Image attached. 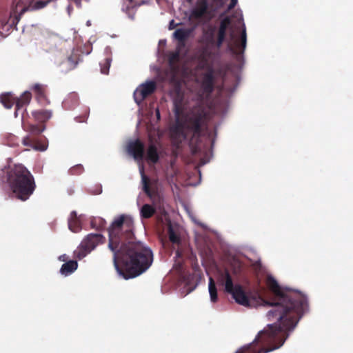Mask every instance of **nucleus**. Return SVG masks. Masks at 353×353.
<instances>
[{"label": "nucleus", "instance_id": "obj_1", "mask_svg": "<svg viewBox=\"0 0 353 353\" xmlns=\"http://www.w3.org/2000/svg\"><path fill=\"white\" fill-rule=\"evenodd\" d=\"M270 290L274 300L265 301L272 308L267 317L273 324L259 332L254 341L244 345L235 353H268L282 346L292 331L308 310L307 296L301 292L292 289H282L276 281H272Z\"/></svg>", "mask_w": 353, "mask_h": 353}, {"label": "nucleus", "instance_id": "obj_2", "mask_svg": "<svg viewBox=\"0 0 353 353\" xmlns=\"http://www.w3.org/2000/svg\"><path fill=\"white\" fill-rule=\"evenodd\" d=\"M134 221L121 214L108 228V248L113 253L117 271L125 279L135 278L148 270L153 262L151 249L140 241H134Z\"/></svg>", "mask_w": 353, "mask_h": 353}, {"label": "nucleus", "instance_id": "obj_3", "mask_svg": "<svg viewBox=\"0 0 353 353\" xmlns=\"http://www.w3.org/2000/svg\"><path fill=\"white\" fill-rule=\"evenodd\" d=\"M7 182L15 197L22 201L28 200L36 189L34 178L23 165H14L7 172Z\"/></svg>", "mask_w": 353, "mask_h": 353}, {"label": "nucleus", "instance_id": "obj_4", "mask_svg": "<svg viewBox=\"0 0 353 353\" xmlns=\"http://www.w3.org/2000/svg\"><path fill=\"white\" fill-rule=\"evenodd\" d=\"M206 112L203 108H194L185 118L182 126L176 128L184 139L190 138V144L194 145V152L200 150L199 141L202 134L203 128L206 124Z\"/></svg>", "mask_w": 353, "mask_h": 353}, {"label": "nucleus", "instance_id": "obj_5", "mask_svg": "<svg viewBox=\"0 0 353 353\" xmlns=\"http://www.w3.org/2000/svg\"><path fill=\"white\" fill-rule=\"evenodd\" d=\"M216 279L219 285L224 286V290L230 294L237 303L246 307L250 306L249 296L241 285H234L232 276L227 268L218 270Z\"/></svg>", "mask_w": 353, "mask_h": 353}, {"label": "nucleus", "instance_id": "obj_6", "mask_svg": "<svg viewBox=\"0 0 353 353\" xmlns=\"http://www.w3.org/2000/svg\"><path fill=\"white\" fill-rule=\"evenodd\" d=\"M142 189L155 206H160L162 203V196L159 190V181L150 179L145 174L143 168L141 170Z\"/></svg>", "mask_w": 353, "mask_h": 353}, {"label": "nucleus", "instance_id": "obj_7", "mask_svg": "<svg viewBox=\"0 0 353 353\" xmlns=\"http://www.w3.org/2000/svg\"><path fill=\"white\" fill-rule=\"evenodd\" d=\"M104 239V236L101 234H89L74 251L75 257L79 260L82 259L99 243H102Z\"/></svg>", "mask_w": 353, "mask_h": 353}, {"label": "nucleus", "instance_id": "obj_8", "mask_svg": "<svg viewBox=\"0 0 353 353\" xmlns=\"http://www.w3.org/2000/svg\"><path fill=\"white\" fill-rule=\"evenodd\" d=\"M32 3L33 0H14L9 18L5 21V24H8L10 28H15L21 15L30 10Z\"/></svg>", "mask_w": 353, "mask_h": 353}, {"label": "nucleus", "instance_id": "obj_9", "mask_svg": "<svg viewBox=\"0 0 353 353\" xmlns=\"http://www.w3.org/2000/svg\"><path fill=\"white\" fill-rule=\"evenodd\" d=\"M230 37V39L233 41V43L231 42H229L228 43L230 51L235 55L243 54L246 47L247 42V34L245 24H243V29L240 39H235L234 32H231Z\"/></svg>", "mask_w": 353, "mask_h": 353}, {"label": "nucleus", "instance_id": "obj_10", "mask_svg": "<svg viewBox=\"0 0 353 353\" xmlns=\"http://www.w3.org/2000/svg\"><path fill=\"white\" fill-rule=\"evenodd\" d=\"M157 89V84L153 81L142 83L134 92V99L137 104H141L148 96L153 94Z\"/></svg>", "mask_w": 353, "mask_h": 353}, {"label": "nucleus", "instance_id": "obj_11", "mask_svg": "<svg viewBox=\"0 0 353 353\" xmlns=\"http://www.w3.org/2000/svg\"><path fill=\"white\" fill-rule=\"evenodd\" d=\"M214 70L210 68L207 72L201 74V89L202 94L209 97L214 91Z\"/></svg>", "mask_w": 353, "mask_h": 353}, {"label": "nucleus", "instance_id": "obj_12", "mask_svg": "<svg viewBox=\"0 0 353 353\" xmlns=\"http://www.w3.org/2000/svg\"><path fill=\"white\" fill-rule=\"evenodd\" d=\"M232 23L230 17H225L221 20L219 26L216 29L217 34L216 38V48H220L225 40L226 32L228 28Z\"/></svg>", "mask_w": 353, "mask_h": 353}, {"label": "nucleus", "instance_id": "obj_13", "mask_svg": "<svg viewBox=\"0 0 353 353\" xmlns=\"http://www.w3.org/2000/svg\"><path fill=\"white\" fill-rule=\"evenodd\" d=\"M208 3L207 0H201L198 2L196 8H193L189 16V20L193 22H199V20L208 12Z\"/></svg>", "mask_w": 353, "mask_h": 353}, {"label": "nucleus", "instance_id": "obj_14", "mask_svg": "<svg viewBox=\"0 0 353 353\" xmlns=\"http://www.w3.org/2000/svg\"><path fill=\"white\" fill-rule=\"evenodd\" d=\"M199 26V22L194 23L193 26L189 28H178L173 33V38L178 41L179 45L184 46L185 41L193 33Z\"/></svg>", "mask_w": 353, "mask_h": 353}, {"label": "nucleus", "instance_id": "obj_15", "mask_svg": "<svg viewBox=\"0 0 353 353\" xmlns=\"http://www.w3.org/2000/svg\"><path fill=\"white\" fill-rule=\"evenodd\" d=\"M216 27L213 25H209L203 31V43L206 47H216L215 34Z\"/></svg>", "mask_w": 353, "mask_h": 353}, {"label": "nucleus", "instance_id": "obj_16", "mask_svg": "<svg viewBox=\"0 0 353 353\" xmlns=\"http://www.w3.org/2000/svg\"><path fill=\"white\" fill-rule=\"evenodd\" d=\"M128 152L134 159L141 161L144 157V145L139 139H137L129 143Z\"/></svg>", "mask_w": 353, "mask_h": 353}, {"label": "nucleus", "instance_id": "obj_17", "mask_svg": "<svg viewBox=\"0 0 353 353\" xmlns=\"http://www.w3.org/2000/svg\"><path fill=\"white\" fill-rule=\"evenodd\" d=\"M33 90L36 94L37 100L42 105H46L50 103L46 95V86L42 84L36 83L33 86Z\"/></svg>", "mask_w": 353, "mask_h": 353}, {"label": "nucleus", "instance_id": "obj_18", "mask_svg": "<svg viewBox=\"0 0 353 353\" xmlns=\"http://www.w3.org/2000/svg\"><path fill=\"white\" fill-rule=\"evenodd\" d=\"M32 99V94L30 92H24L19 98L16 97L15 99V111L14 117H18L19 111L23 108V106L28 105Z\"/></svg>", "mask_w": 353, "mask_h": 353}, {"label": "nucleus", "instance_id": "obj_19", "mask_svg": "<svg viewBox=\"0 0 353 353\" xmlns=\"http://www.w3.org/2000/svg\"><path fill=\"white\" fill-rule=\"evenodd\" d=\"M22 143L25 146H28L36 150L43 151L46 149V145L40 143L34 137L26 136L23 139Z\"/></svg>", "mask_w": 353, "mask_h": 353}, {"label": "nucleus", "instance_id": "obj_20", "mask_svg": "<svg viewBox=\"0 0 353 353\" xmlns=\"http://www.w3.org/2000/svg\"><path fill=\"white\" fill-rule=\"evenodd\" d=\"M68 227L73 232H78L81 230V221L75 211H72L70 213V218L68 219Z\"/></svg>", "mask_w": 353, "mask_h": 353}, {"label": "nucleus", "instance_id": "obj_21", "mask_svg": "<svg viewBox=\"0 0 353 353\" xmlns=\"http://www.w3.org/2000/svg\"><path fill=\"white\" fill-rule=\"evenodd\" d=\"M79 103V97L75 92L70 93L67 97L63 100L62 105L66 110L74 108Z\"/></svg>", "mask_w": 353, "mask_h": 353}, {"label": "nucleus", "instance_id": "obj_22", "mask_svg": "<svg viewBox=\"0 0 353 353\" xmlns=\"http://www.w3.org/2000/svg\"><path fill=\"white\" fill-rule=\"evenodd\" d=\"M78 268L77 261L70 260L61 265L60 273L64 276H68L73 273Z\"/></svg>", "mask_w": 353, "mask_h": 353}, {"label": "nucleus", "instance_id": "obj_23", "mask_svg": "<svg viewBox=\"0 0 353 353\" xmlns=\"http://www.w3.org/2000/svg\"><path fill=\"white\" fill-rule=\"evenodd\" d=\"M32 116L39 122L45 123L52 117V112L48 110H40L34 111Z\"/></svg>", "mask_w": 353, "mask_h": 353}, {"label": "nucleus", "instance_id": "obj_24", "mask_svg": "<svg viewBox=\"0 0 353 353\" xmlns=\"http://www.w3.org/2000/svg\"><path fill=\"white\" fill-rule=\"evenodd\" d=\"M15 99L11 93H3L0 96V102L7 109H10L15 104Z\"/></svg>", "mask_w": 353, "mask_h": 353}, {"label": "nucleus", "instance_id": "obj_25", "mask_svg": "<svg viewBox=\"0 0 353 353\" xmlns=\"http://www.w3.org/2000/svg\"><path fill=\"white\" fill-rule=\"evenodd\" d=\"M147 159L152 163H157L159 160L157 148L154 144H150L147 150Z\"/></svg>", "mask_w": 353, "mask_h": 353}, {"label": "nucleus", "instance_id": "obj_26", "mask_svg": "<svg viewBox=\"0 0 353 353\" xmlns=\"http://www.w3.org/2000/svg\"><path fill=\"white\" fill-rule=\"evenodd\" d=\"M125 1L122 10L126 13H128L131 8L140 6L146 3L145 0H125Z\"/></svg>", "mask_w": 353, "mask_h": 353}, {"label": "nucleus", "instance_id": "obj_27", "mask_svg": "<svg viewBox=\"0 0 353 353\" xmlns=\"http://www.w3.org/2000/svg\"><path fill=\"white\" fill-rule=\"evenodd\" d=\"M156 212L155 208L150 204H144L140 210V214L143 219L151 218Z\"/></svg>", "mask_w": 353, "mask_h": 353}, {"label": "nucleus", "instance_id": "obj_28", "mask_svg": "<svg viewBox=\"0 0 353 353\" xmlns=\"http://www.w3.org/2000/svg\"><path fill=\"white\" fill-rule=\"evenodd\" d=\"M208 290L211 301L213 303L216 302L218 300L217 289L215 281L212 277L209 279Z\"/></svg>", "mask_w": 353, "mask_h": 353}, {"label": "nucleus", "instance_id": "obj_29", "mask_svg": "<svg viewBox=\"0 0 353 353\" xmlns=\"http://www.w3.org/2000/svg\"><path fill=\"white\" fill-rule=\"evenodd\" d=\"M90 225L92 228L101 230L106 227V221L101 217H93L90 221Z\"/></svg>", "mask_w": 353, "mask_h": 353}, {"label": "nucleus", "instance_id": "obj_30", "mask_svg": "<svg viewBox=\"0 0 353 353\" xmlns=\"http://www.w3.org/2000/svg\"><path fill=\"white\" fill-rule=\"evenodd\" d=\"M168 233L169 239L172 243L178 244L180 243L179 236L175 232L172 225L170 224L168 225Z\"/></svg>", "mask_w": 353, "mask_h": 353}, {"label": "nucleus", "instance_id": "obj_31", "mask_svg": "<svg viewBox=\"0 0 353 353\" xmlns=\"http://www.w3.org/2000/svg\"><path fill=\"white\" fill-rule=\"evenodd\" d=\"M51 0L37 1L34 3H32L30 10H36L45 8Z\"/></svg>", "mask_w": 353, "mask_h": 353}, {"label": "nucleus", "instance_id": "obj_32", "mask_svg": "<svg viewBox=\"0 0 353 353\" xmlns=\"http://www.w3.org/2000/svg\"><path fill=\"white\" fill-rule=\"evenodd\" d=\"M84 170V168L82 165L77 164L73 167H72L69 170V173L71 175H79L81 174Z\"/></svg>", "mask_w": 353, "mask_h": 353}, {"label": "nucleus", "instance_id": "obj_33", "mask_svg": "<svg viewBox=\"0 0 353 353\" xmlns=\"http://www.w3.org/2000/svg\"><path fill=\"white\" fill-rule=\"evenodd\" d=\"M78 59L77 55L72 54L71 56L68 57L67 59V62L70 66V69L74 68L78 64Z\"/></svg>", "mask_w": 353, "mask_h": 353}, {"label": "nucleus", "instance_id": "obj_34", "mask_svg": "<svg viewBox=\"0 0 353 353\" xmlns=\"http://www.w3.org/2000/svg\"><path fill=\"white\" fill-rule=\"evenodd\" d=\"M231 268L232 270V273L234 275H237L241 272V263L239 261H234L232 263H231Z\"/></svg>", "mask_w": 353, "mask_h": 353}, {"label": "nucleus", "instance_id": "obj_35", "mask_svg": "<svg viewBox=\"0 0 353 353\" xmlns=\"http://www.w3.org/2000/svg\"><path fill=\"white\" fill-rule=\"evenodd\" d=\"M110 66V59H105L104 60V63L101 65V73H103L104 74H108L109 72Z\"/></svg>", "mask_w": 353, "mask_h": 353}, {"label": "nucleus", "instance_id": "obj_36", "mask_svg": "<svg viewBox=\"0 0 353 353\" xmlns=\"http://www.w3.org/2000/svg\"><path fill=\"white\" fill-rule=\"evenodd\" d=\"M88 114H89V110H85V112L83 115H81V116H79V117H77L75 118V119L77 120V122H79V123H82V122H85L86 121V119L88 117Z\"/></svg>", "mask_w": 353, "mask_h": 353}, {"label": "nucleus", "instance_id": "obj_37", "mask_svg": "<svg viewBox=\"0 0 353 353\" xmlns=\"http://www.w3.org/2000/svg\"><path fill=\"white\" fill-rule=\"evenodd\" d=\"M179 59V52L176 51L172 53L170 57V62L172 63L175 61H178Z\"/></svg>", "mask_w": 353, "mask_h": 353}, {"label": "nucleus", "instance_id": "obj_38", "mask_svg": "<svg viewBox=\"0 0 353 353\" xmlns=\"http://www.w3.org/2000/svg\"><path fill=\"white\" fill-rule=\"evenodd\" d=\"M212 2L216 8H221L224 5V0H212Z\"/></svg>", "mask_w": 353, "mask_h": 353}, {"label": "nucleus", "instance_id": "obj_39", "mask_svg": "<svg viewBox=\"0 0 353 353\" xmlns=\"http://www.w3.org/2000/svg\"><path fill=\"white\" fill-rule=\"evenodd\" d=\"M181 25V23H175L174 20H171L169 23L168 29L173 30L175 29L178 26Z\"/></svg>", "mask_w": 353, "mask_h": 353}, {"label": "nucleus", "instance_id": "obj_40", "mask_svg": "<svg viewBox=\"0 0 353 353\" xmlns=\"http://www.w3.org/2000/svg\"><path fill=\"white\" fill-rule=\"evenodd\" d=\"M238 3V0H230V3L228 6V11L232 10Z\"/></svg>", "mask_w": 353, "mask_h": 353}, {"label": "nucleus", "instance_id": "obj_41", "mask_svg": "<svg viewBox=\"0 0 353 353\" xmlns=\"http://www.w3.org/2000/svg\"><path fill=\"white\" fill-rule=\"evenodd\" d=\"M59 259L62 261H65L66 260V255L63 254L59 257Z\"/></svg>", "mask_w": 353, "mask_h": 353}, {"label": "nucleus", "instance_id": "obj_42", "mask_svg": "<svg viewBox=\"0 0 353 353\" xmlns=\"http://www.w3.org/2000/svg\"><path fill=\"white\" fill-rule=\"evenodd\" d=\"M156 115H157V119H160V112H159V109H157V110H156Z\"/></svg>", "mask_w": 353, "mask_h": 353}, {"label": "nucleus", "instance_id": "obj_43", "mask_svg": "<svg viewBox=\"0 0 353 353\" xmlns=\"http://www.w3.org/2000/svg\"><path fill=\"white\" fill-rule=\"evenodd\" d=\"M175 111H176V114H179V108H178V107H177V105H175Z\"/></svg>", "mask_w": 353, "mask_h": 353}]
</instances>
